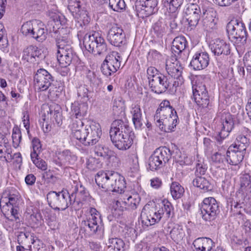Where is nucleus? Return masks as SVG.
<instances>
[{
    "instance_id": "obj_46",
    "label": "nucleus",
    "mask_w": 251,
    "mask_h": 251,
    "mask_svg": "<svg viewBox=\"0 0 251 251\" xmlns=\"http://www.w3.org/2000/svg\"><path fill=\"white\" fill-rule=\"evenodd\" d=\"M50 113L51 117H52L58 126L62 124V116L60 107L58 105H56L54 107L53 106L50 108Z\"/></svg>"
},
{
    "instance_id": "obj_50",
    "label": "nucleus",
    "mask_w": 251,
    "mask_h": 251,
    "mask_svg": "<svg viewBox=\"0 0 251 251\" xmlns=\"http://www.w3.org/2000/svg\"><path fill=\"white\" fill-rule=\"evenodd\" d=\"M5 218L4 226L7 230L11 231L18 228L19 221H15V219L10 218V217H5Z\"/></svg>"
},
{
    "instance_id": "obj_58",
    "label": "nucleus",
    "mask_w": 251,
    "mask_h": 251,
    "mask_svg": "<svg viewBox=\"0 0 251 251\" xmlns=\"http://www.w3.org/2000/svg\"><path fill=\"white\" fill-rule=\"evenodd\" d=\"M108 149L101 145H97L95 147L94 152L97 156L105 157L107 155Z\"/></svg>"
},
{
    "instance_id": "obj_45",
    "label": "nucleus",
    "mask_w": 251,
    "mask_h": 251,
    "mask_svg": "<svg viewBox=\"0 0 251 251\" xmlns=\"http://www.w3.org/2000/svg\"><path fill=\"white\" fill-rule=\"evenodd\" d=\"M153 30L156 36L162 37L166 32L167 25L162 20H158L153 25Z\"/></svg>"
},
{
    "instance_id": "obj_2",
    "label": "nucleus",
    "mask_w": 251,
    "mask_h": 251,
    "mask_svg": "<svg viewBox=\"0 0 251 251\" xmlns=\"http://www.w3.org/2000/svg\"><path fill=\"white\" fill-rule=\"evenodd\" d=\"M97 185L105 191H110L122 194L126 188L125 178L114 171H100L96 176Z\"/></svg>"
},
{
    "instance_id": "obj_1",
    "label": "nucleus",
    "mask_w": 251,
    "mask_h": 251,
    "mask_svg": "<svg viewBox=\"0 0 251 251\" xmlns=\"http://www.w3.org/2000/svg\"><path fill=\"white\" fill-rule=\"evenodd\" d=\"M109 134L112 142L119 150L128 149L133 143V133L127 124L122 120L112 122Z\"/></svg>"
},
{
    "instance_id": "obj_18",
    "label": "nucleus",
    "mask_w": 251,
    "mask_h": 251,
    "mask_svg": "<svg viewBox=\"0 0 251 251\" xmlns=\"http://www.w3.org/2000/svg\"><path fill=\"white\" fill-rule=\"evenodd\" d=\"M176 151L174 150L172 152L170 149L164 147L162 148H159L155 150L154 151L156 159L158 161H159L158 163L161 168L170 159L171 156L173 155V157L178 161H181L180 158H182L180 155V152L177 149L176 146H174Z\"/></svg>"
},
{
    "instance_id": "obj_16",
    "label": "nucleus",
    "mask_w": 251,
    "mask_h": 251,
    "mask_svg": "<svg viewBox=\"0 0 251 251\" xmlns=\"http://www.w3.org/2000/svg\"><path fill=\"white\" fill-rule=\"evenodd\" d=\"M57 59L62 67L66 68L74 62L77 57L71 45L56 46Z\"/></svg>"
},
{
    "instance_id": "obj_28",
    "label": "nucleus",
    "mask_w": 251,
    "mask_h": 251,
    "mask_svg": "<svg viewBox=\"0 0 251 251\" xmlns=\"http://www.w3.org/2000/svg\"><path fill=\"white\" fill-rule=\"evenodd\" d=\"M201 19L202 20L203 24L207 25L212 23L215 24V19L217 16V12L214 9L203 5L201 6Z\"/></svg>"
},
{
    "instance_id": "obj_19",
    "label": "nucleus",
    "mask_w": 251,
    "mask_h": 251,
    "mask_svg": "<svg viewBox=\"0 0 251 251\" xmlns=\"http://www.w3.org/2000/svg\"><path fill=\"white\" fill-rule=\"evenodd\" d=\"M89 193L85 188L80 183L75 186L73 192L70 195L72 199L73 206L75 209H79L82 206L83 202L89 197Z\"/></svg>"
},
{
    "instance_id": "obj_20",
    "label": "nucleus",
    "mask_w": 251,
    "mask_h": 251,
    "mask_svg": "<svg viewBox=\"0 0 251 251\" xmlns=\"http://www.w3.org/2000/svg\"><path fill=\"white\" fill-rule=\"evenodd\" d=\"M107 38L111 45L116 47H121L126 43L125 33L117 25H113L109 30Z\"/></svg>"
},
{
    "instance_id": "obj_4",
    "label": "nucleus",
    "mask_w": 251,
    "mask_h": 251,
    "mask_svg": "<svg viewBox=\"0 0 251 251\" xmlns=\"http://www.w3.org/2000/svg\"><path fill=\"white\" fill-rule=\"evenodd\" d=\"M83 45L86 50L95 55L103 54L107 50L104 39L96 31L86 33L83 38Z\"/></svg>"
},
{
    "instance_id": "obj_12",
    "label": "nucleus",
    "mask_w": 251,
    "mask_h": 251,
    "mask_svg": "<svg viewBox=\"0 0 251 251\" xmlns=\"http://www.w3.org/2000/svg\"><path fill=\"white\" fill-rule=\"evenodd\" d=\"M122 57L116 51H113L107 55L101 64L100 70L106 76L116 73L120 68Z\"/></svg>"
},
{
    "instance_id": "obj_53",
    "label": "nucleus",
    "mask_w": 251,
    "mask_h": 251,
    "mask_svg": "<svg viewBox=\"0 0 251 251\" xmlns=\"http://www.w3.org/2000/svg\"><path fill=\"white\" fill-rule=\"evenodd\" d=\"M207 169V165L205 164L204 162L199 160L196 165L195 174L196 177L201 176L204 175L205 174Z\"/></svg>"
},
{
    "instance_id": "obj_32",
    "label": "nucleus",
    "mask_w": 251,
    "mask_h": 251,
    "mask_svg": "<svg viewBox=\"0 0 251 251\" xmlns=\"http://www.w3.org/2000/svg\"><path fill=\"white\" fill-rule=\"evenodd\" d=\"M193 245L196 251H211L213 242L209 238H199L194 241Z\"/></svg>"
},
{
    "instance_id": "obj_42",
    "label": "nucleus",
    "mask_w": 251,
    "mask_h": 251,
    "mask_svg": "<svg viewBox=\"0 0 251 251\" xmlns=\"http://www.w3.org/2000/svg\"><path fill=\"white\" fill-rule=\"evenodd\" d=\"M171 194L175 200L180 198L184 192L183 188L177 182H173L170 187Z\"/></svg>"
},
{
    "instance_id": "obj_15",
    "label": "nucleus",
    "mask_w": 251,
    "mask_h": 251,
    "mask_svg": "<svg viewBox=\"0 0 251 251\" xmlns=\"http://www.w3.org/2000/svg\"><path fill=\"white\" fill-rule=\"evenodd\" d=\"M193 97L197 104L202 108L206 107L209 102V96L205 85L196 81L192 86Z\"/></svg>"
},
{
    "instance_id": "obj_54",
    "label": "nucleus",
    "mask_w": 251,
    "mask_h": 251,
    "mask_svg": "<svg viewBox=\"0 0 251 251\" xmlns=\"http://www.w3.org/2000/svg\"><path fill=\"white\" fill-rule=\"evenodd\" d=\"M125 108L124 101L121 98L115 99L113 101V110L115 112L121 113L123 112Z\"/></svg>"
},
{
    "instance_id": "obj_56",
    "label": "nucleus",
    "mask_w": 251,
    "mask_h": 251,
    "mask_svg": "<svg viewBox=\"0 0 251 251\" xmlns=\"http://www.w3.org/2000/svg\"><path fill=\"white\" fill-rule=\"evenodd\" d=\"M211 159L213 162L216 163L223 164L224 165H226L227 161V156L223 155L219 152H216L213 154L211 157Z\"/></svg>"
},
{
    "instance_id": "obj_44",
    "label": "nucleus",
    "mask_w": 251,
    "mask_h": 251,
    "mask_svg": "<svg viewBox=\"0 0 251 251\" xmlns=\"http://www.w3.org/2000/svg\"><path fill=\"white\" fill-rule=\"evenodd\" d=\"M184 0H163L164 3L169 4V11L173 13L174 18L177 17L176 11L180 7Z\"/></svg>"
},
{
    "instance_id": "obj_25",
    "label": "nucleus",
    "mask_w": 251,
    "mask_h": 251,
    "mask_svg": "<svg viewBox=\"0 0 251 251\" xmlns=\"http://www.w3.org/2000/svg\"><path fill=\"white\" fill-rule=\"evenodd\" d=\"M130 113L135 128L136 129H142L144 127L146 118L143 116L140 106L137 104L132 105Z\"/></svg>"
},
{
    "instance_id": "obj_22",
    "label": "nucleus",
    "mask_w": 251,
    "mask_h": 251,
    "mask_svg": "<svg viewBox=\"0 0 251 251\" xmlns=\"http://www.w3.org/2000/svg\"><path fill=\"white\" fill-rule=\"evenodd\" d=\"M166 70L171 78L178 81L179 84L182 82L181 76L182 67L175 57L168 58L166 61Z\"/></svg>"
},
{
    "instance_id": "obj_47",
    "label": "nucleus",
    "mask_w": 251,
    "mask_h": 251,
    "mask_svg": "<svg viewBox=\"0 0 251 251\" xmlns=\"http://www.w3.org/2000/svg\"><path fill=\"white\" fill-rule=\"evenodd\" d=\"M153 210H147L144 208L141 213V220L142 223L145 226H151V221L152 219Z\"/></svg>"
},
{
    "instance_id": "obj_7",
    "label": "nucleus",
    "mask_w": 251,
    "mask_h": 251,
    "mask_svg": "<svg viewBox=\"0 0 251 251\" xmlns=\"http://www.w3.org/2000/svg\"><path fill=\"white\" fill-rule=\"evenodd\" d=\"M172 82V78L161 74L152 79L149 85L151 91L157 94L163 93L168 89L171 93H175L176 91L177 87L179 85V82L174 81L173 84Z\"/></svg>"
},
{
    "instance_id": "obj_24",
    "label": "nucleus",
    "mask_w": 251,
    "mask_h": 251,
    "mask_svg": "<svg viewBox=\"0 0 251 251\" xmlns=\"http://www.w3.org/2000/svg\"><path fill=\"white\" fill-rule=\"evenodd\" d=\"M221 122L222 127L219 135L221 139H223L228 136L229 132L234 128V123L232 116L228 113L222 114Z\"/></svg>"
},
{
    "instance_id": "obj_41",
    "label": "nucleus",
    "mask_w": 251,
    "mask_h": 251,
    "mask_svg": "<svg viewBox=\"0 0 251 251\" xmlns=\"http://www.w3.org/2000/svg\"><path fill=\"white\" fill-rule=\"evenodd\" d=\"M140 201V198L137 195H134L128 197L126 200L122 201L123 203L126 208L131 210H135L137 208Z\"/></svg>"
},
{
    "instance_id": "obj_3",
    "label": "nucleus",
    "mask_w": 251,
    "mask_h": 251,
    "mask_svg": "<svg viewBox=\"0 0 251 251\" xmlns=\"http://www.w3.org/2000/svg\"><path fill=\"white\" fill-rule=\"evenodd\" d=\"M156 125L160 129L165 132L174 130L177 124L178 116L173 108H158L155 114Z\"/></svg>"
},
{
    "instance_id": "obj_51",
    "label": "nucleus",
    "mask_w": 251,
    "mask_h": 251,
    "mask_svg": "<svg viewBox=\"0 0 251 251\" xmlns=\"http://www.w3.org/2000/svg\"><path fill=\"white\" fill-rule=\"evenodd\" d=\"M161 56V54L158 51L151 50L148 53L147 56L148 61L152 64H155L158 62Z\"/></svg>"
},
{
    "instance_id": "obj_37",
    "label": "nucleus",
    "mask_w": 251,
    "mask_h": 251,
    "mask_svg": "<svg viewBox=\"0 0 251 251\" xmlns=\"http://www.w3.org/2000/svg\"><path fill=\"white\" fill-rule=\"evenodd\" d=\"M11 149L7 138L0 142V157H4L7 162L12 160Z\"/></svg>"
},
{
    "instance_id": "obj_34",
    "label": "nucleus",
    "mask_w": 251,
    "mask_h": 251,
    "mask_svg": "<svg viewBox=\"0 0 251 251\" xmlns=\"http://www.w3.org/2000/svg\"><path fill=\"white\" fill-rule=\"evenodd\" d=\"M172 49L177 54L184 51L187 47V42L183 36L176 37L173 40Z\"/></svg>"
},
{
    "instance_id": "obj_52",
    "label": "nucleus",
    "mask_w": 251,
    "mask_h": 251,
    "mask_svg": "<svg viewBox=\"0 0 251 251\" xmlns=\"http://www.w3.org/2000/svg\"><path fill=\"white\" fill-rule=\"evenodd\" d=\"M251 184V172L243 174L240 177V186L242 190Z\"/></svg>"
},
{
    "instance_id": "obj_64",
    "label": "nucleus",
    "mask_w": 251,
    "mask_h": 251,
    "mask_svg": "<svg viewBox=\"0 0 251 251\" xmlns=\"http://www.w3.org/2000/svg\"><path fill=\"white\" fill-rule=\"evenodd\" d=\"M10 209H8V210L10 211V213L11 214V217H12L14 219L15 221H20L19 219V208L18 206H13V207H9Z\"/></svg>"
},
{
    "instance_id": "obj_60",
    "label": "nucleus",
    "mask_w": 251,
    "mask_h": 251,
    "mask_svg": "<svg viewBox=\"0 0 251 251\" xmlns=\"http://www.w3.org/2000/svg\"><path fill=\"white\" fill-rule=\"evenodd\" d=\"M88 90L85 85H81L77 88V96L84 101L88 100Z\"/></svg>"
},
{
    "instance_id": "obj_39",
    "label": "nucleus",
    "mask_w": 251,
    "mask_h": 251,
    "mask_svg": "<svg viewBox=\"0 0 251 251\" xmlns=\"http://www.w3.org/2000/svg\"><path fill=\"white\" fill-rule=\"evenodd\" d=\"M83 126V123L81 121V118L73 120L72 123L70 125L72 136L77 140L78 138H81L80 135L85 129L82 127Z\"/></svg>"
},
{
    "instance_id": "obj_10",
    "label": "nucleus",
    "mask_w": 251,
    "mask_h": 251,
    "mask_svg": "<svg viewBox=\"0 0 251 251\" xmlns=\"http://www.w3.org/2000/svg\"><path fill=\"white\" fill-rule=\"evenodd\" d=\"M201 211L202 218L204 221H213L220 212L219 204L214 198H206L201 204Z\"/></svg>"
},
{
    "instance_id": "obj_59",
    "label": "nucleus",
    "mask_w": 251,
    "mask_h": 251,
    "mask_svg": "<svg viewBox=\"0 0 251 251\" xmlns=\"http://www.w3.org/2000/svg\"><path fill=\"white\" fill-rule=\"evenodd\" d=\"M86 77L91 83L94 85H98L101 82V79L97 77L94 72L90 70L88 71Z\"/></svg>"
},
{
    "instance_id": "obj_36",
    "label": "nucleus",
    "mask_w": 251,
    "mask_h": 251,
    "mask_svg": "<svg viewBox=\"0 0 251 251\" xmlns=\"http://www.w3.org/2000/svg\"><path fill=\"white\" fill-rule=\"evenodd\" d=\"M58 158L64 165L72 164L76 160V156L69 150L60 152L58 153Z\"/></svg>"
},
{
    "instance_id": "obj_8",
    "label": "nucleus",
    "mask_w": 251,
    "mask_h": 251,
    "mask_svg": "<svg viewBox=\"0 0 251 251\" xmlns=\"http://www.w3.org/2000/svg\"><path fill=\"white\" fill-rule=\"evenodd\" d=\"M102 132L99 123L92 122L85 126L78 140L84 146H90L96 144L100 140Z\"/></svg>"
},
{
    "instance_id": "obj_13",
    "label": "nucleus",
    "mask_w": 251,
    "mask_h": 251,
    "mask_svg": "<svg viewBox=\"0 0 251 251\" xmlns=\"http://www.w3.org/2000/svg\"><path fill=\"white\" fill-rule=\"evenodd\" d=\"M68 10L77 21L76 26H82L87 25L90 21L88 13L84 6H82L80 0H75L70 3Z\"/></svg>"
},
{
    "instance_id": "obj_6",
    "label": "nucleus",
    "mask_w": 251,
    "mask_h": 251,
    "mask_svg": "<svg viewBox=\"0 0 251 251\" xmlns=\"http://www.w3.org/2000/svg\"><path fill=\"white\" fill-rule=\"evenodd\" d=\"M47 199L49 205L55 210L63 211L69 206H73L72 199L67 191H50L48 193Z\"/></svg>"
},
{
    "instance_id": "obj_29",
    "label": "nucleus",
    "mask_w": 251,
    "mask_h": 251,
    "mask_svg": "<svg viewBox=\"0 0 251 251\" xmlns=\"http://www.w3.org/2000/svg\"><path fill=\"white\" fill-rule=\"evenodd\" d=\"M246 152L240 150H231L230 148L226 151L227 163L232 165H237L241 162Z\"/></svg>"
},
{
    "instance_id": "obj_11",
    "label": "nucleus",
    "mask_w": 251,
    "mask_h": 251,
    "mask_svg": "<svg viewBox=\"0 0 251 251\" xmlns=\"http://www.w3.org/2000/svg\"><path fill=\"white\" fill-rule=\"evenodd\" d=\"M53 81L52 75L43 68L37 70L34 76V86L38 91H45L50 88L49 92L51 94V91H53L51 87Z\"/></svg>"
},
{
    "instance_id": "obj_62",
    "label": "nucleus",
    "mask_w": 251,
    "mask_h": 251,
    "mask_svg": "<svg viewBox=\"0 0 251 251\" xmlns=\"http://www.w3.org/2000/svg\"><path fill=\"white\" fill-rule=\"evenodd\" d=\"M159 73L157 70L153 67H150L147 69V75L149 83L152 81V79L154 78L156 76H158Z\"/></svg>"
},
{
    "instance_id": "obj_5",
    "label": "nucleus",
    "mask_w": 251,
    "mask_h": 251,
    "mask_svg": "<svg viewBox=\"0 0 251 251\" xmlns=\"http://www.w3.org/2000/svg\"><path fill=\"white\" fill-rule=\"evenodd\" d=\"M226 28L229 39L234 44L241 46L246 43L247 32L243 23L231 21L227 24Z\"/></svg>"
},
{
    "instance_id": "obj_38",
    "label": "nucleus",
    "mask_w": 251,
    "mask_h": 251,
    "mask_svg": "<svg viewBox=\"0 0 251 251\" xmlns=\"http://www.w3.org/2000/svg\"><path fill=\"white\" fill-rule=\"evenodd\" d=\"M194 186L200 188L204 192L211 191L213 189V186L210 181L204 177L197 176L193 181Z\"/></svg>"
},
{
    "instance_id": "obj_17",
    "label": "nucleus",
    "mask_w": 251,
    "mask_h": 251,
    "mask_svg": "<svg viewBox=\"0 0 251 251\" xmlns=\"http://www.w3.org/2000/svg\"><path fill=\"white\" fill-rule=\"evenodd\" d=\"M158 0H136V9L139 17L144 18L153 14L156 8Z\"/></svg>"
},
{
    "instance_id": "obj_23",
    "label": "nucleus",
    "mask_w": 251,
    "mask_h": 251,
    "mask_svg": "<svg viewBox=\"0 0 251 251\" xmlns=\"http://www.w3.org/2000/svg\"><path fill=\"white\" fill-rule=\"evenodd\" d=\"M209 57L207 52H196L193 56L190 65L195 70L204 69L209 64Z\"/></svg>"
},
{
    "instance_id": "obj_31",
    "label": "nucleus",
    "mask_w": 251,
    "mask_h": 251,
    "mask_svg": "<svg viewBox=\"0 0 251 251\" xmlns=\"http://www.w3.org/2000/svg\"><path fill=\"white\" fill-rule=\"evenodd\" d=\"M18 242L19 244L27 246V248L30 249H32V244H36L37 242L40 243V240L35 239L33 234L29 232H20L18 236Z\"/></svg>"
},
{
    "instance_id": "obj_40",
    "label": "nucleus",
    "mask_w": 251,
    "mask_h": 251,
    "mask_svg": "<svg viewBox=\"0 0 251 251\" xmlns=\"http://www.w3.org/2000/svg\"><path fill=\"white\" fill-rule=\"evenodd\" d=\"M158 210V212H162V216L165 215L166 218H169L173 215L174 207L170 201L164 199L162 201L160 207Z\"/></svg>"
},
{
    "instance_id": "obj_33",
    "label": "nucleus",
    "mask_w": 251,
    "mask_h": 251,
    "mask_svg": "<svg viewBox=\"0 0 251 251\" xmlns=\"http://www.w3.org/2000/svg\"><path fill=\"white\" fill-rule=\"evenodd\" d=\"M171 239L178 244L181 242L184 237L185 234L181 226L176 224L172 227L170 231Z\"/></svg>"
},
{
    "instance_id": "obj_61",
    "label": "nucleus",
    "mask_w": 251,
    "mask_h": 251,
    "mask_svg": "<svg viewBox=\"0 0 251 251\" xmlns=\"http://www.w3.org/2000/svg\"><path fill=\"white\" fill-rule=\"evenodd\" d=\"M31 46L25 49L23 52L22 59L27 62H33L32 57V51Z\"/></svg>"
},
{
    "instance_id": "obj_14",
    "label": "nucleus",
    "mask_w": 251,
    "mask_h": 251,
    "mask_svg": "<svg viewBox=\"0 0 251 251\" xmlns=\"http://www.w3.org/2000/svg\"><path fill=\"white\" fill-rule=\"evenodd\" d=\"M89 212L90 215L87 219L81 222V229L84 228L90 234L93 235L101 230L102 220L100 213L96 209L91 208Z\"/></svg>"
},
{
    "instance_id": "obj_30",
    "label": "nucleus",
    "mask_w": 251,
    "mask_h": 251,
    "mask_svg": "<svg viewBox=\"0 0 251 251\" xmlns=\"http://www.w3.org/2000/svg\"><path fill=\"white\" fill-rule=\"evenodd\" d=\"M212 51L218 56L227 55L230 52V45L223 40H217L211 47Z\"/></svg>"
},
{
    "instance_id": "obj_21",
    "label": "nucleus",
    "mask_w": 251,
    "mask_h": 251,
    "mask_svg": "<svg viewBox=\"0 0 251 251\" xmlns=\"http://www.w3.org/2000/svg\"><path fill=\"white\" fill-rule=\"evenodd\" d=\"M184 13L188 24L192 28L198 25L201 19V5L193 3L187 4Z\"/></svg>"
},
{
    "instance_id": "obj_9",
    "label": "nucleus",
    "mask_w": 251,
    "mask_h": 251,
    "mask_svg": "<svg viewBox=\"0 0 251 251\" xmlns=\"http://www.w3.org/2000/svg\"><path fill=\"white\" fill-rule=\"evenodd\" d=\"M21 31L25 36L41 42L46 39L47 35V30L39 25L36 20L25 23L21 27Z\"/></svg>"
},
{
    "instance_id": "obj_49",
    "label": "nucleus",
    "mask_w": 251,
    "mask_h": 251,
    "mask_svg": "<svg viewBox=\"0 0 251 251\" xmlns=\"http://www.w3.org/2000/svg\"><path fill=\"white\" fill-rule=\"evenodd\" d=\"M126 208V206L124 205L122 201H117L113 206V207L111 209V212L113 216L118 217L122 214V212Z\"/></svg>"
},
{
    "instance_id": "obj_48",
    "label": "nucleus",
    "mask_w": 251,
    "mask_h": 251,
    "mask_svg": "<svg viewBox=\"0 0 251 251\" xmlns=\"http://www.w3.org/2000/svg\"><path fill=\"white\" fill-rule=\"evenodd\" d=\"M109 247H113L116 251L124 250L125 244L123 240L118 238H112L109 239Z\"/></svg>"
},
{
    "instance_id": "obj_27",
    "label": "nucleus",
    "mask_w": 251,
    "mask_h": 251,
    "mask_svg": "<svg viewBox=\"0 0 251 251\" xmlns=\"http://www.w3.org/2000/svg\"><path fill=\"white\" fill-rule=\"evenodd\" d=\"M251 141L248 130L246 129L245 132L240 133L237 136L233 148L246 152L247 148L251 144Z\"/></svg>"
},
{
    "instance_id": "obj_57",
    "label": "nucleus",
    "mask_w": 251,
    "mask_h": 251,
    "mask_svg": "<svg viewBox=\"0 0 251 251\" xmlns=\"http://www.w3.org/2000/svg\"><path fill=\"white\" fill-rule=\"evenodd\" d=\"M14 146L16 148L18 146L22 139L21 131L18 128L13 129L12 135Z\"/></svg>"
},
{
    "instance_id": "obj_63",
    "label": "nucleus",
    "mask_w": 251,
    "mask_h": 251,
    "mask_svg": "<svg viewBox=\"0 0 251 251\" xmlns=\"http://www.w3.org/2000/svg\"><path fill=\"white\" fill-rule=\"evenodd\" d=\"M8 201L5 203L7 207L18 206V198L14 195H9L8 196Z\"/></svg>"
},
{
    "instance_id": "obj_43",
    "label": "nucleus",
    "mask_w": 251,
    "mask_h": 251,
    "mask_svg": "<svg viewBox=\"0 0 251 251\" xmlns=\"http://www.w3.org/2000/svg\"><path fill=\"white\" fill-rule=\"evenodd\" d=\"M114 11L119 12L125 8L126 4L124 0H105V3Z\"/></svg>"
},
{
    "instance_id": "obj_55",
    "label": "nucleus",
    "mask_w": 251,
    "mask_h": 251,
    "mask_svg": "<svg viewBox=\"0 0 251 251\" xmlns=\"http://www.w3.org/2000/svg\"><path fill=\"white\" fill-rule=\"evenodd\" d=\"M155 156H156V155H155L153 152V153L150 157L149 160V166L151 171L157 170L161 168L160 165L158 164L159 163V161H158Z\"/></svg>"
},
{
    "instance_id": "obj_35",
    "label": "nucleus",
    "mask_w": 251,
    "mask_h": 251,
    "mask_svg": "<svg viewBox=\"0 0 251 251\" xmlns=\"http://www.w3.org/2000/svg\"><path fill=\"white\" fill-rule=\"evenodd\" d=\"M88 106L85 103H78L74 102L71 106L73 115H75V119L81 118L85 116L87 112Z\"/></svg>"
},
{
    "instance_id": "obj_26",
    "label": "nucleus",
    "mask_w": 251,
    "mask_h": 251,
    "mask_svg": "<svg viewBox=\"0 0 251 251\" xmlns=\"http://www.w3.org/2000/svg\"><path fill=\"white\" fill-rule=\"evenodd\" d=\"M56 46L71 45L70 30L67 28L58 27L54 32Z\"/></svg>"
}]
</instances>
